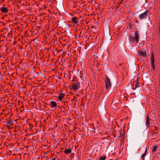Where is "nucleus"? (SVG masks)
<instances>
[{"mask_svg": "<svg viewBox=\"0 0 160 160\" xmlns=\"http://www.w3.org/2000/svg\"><path fill=\"white\" fill-rule=\"evenodd\" d=\"M64 152L66 154H68L71 152V149H66Z\"/></svg>", "mask_w": 160, "mask_h": 160, "instance_id": "nucleus-11", "label": "nucleus"}, {"mask_svg": "<svg viewBox=\"0 0 160 160\" xmlns=\"http://www.w3.org/2000/svg\"><path fill=\"white\" fill-rule=\"evenodd\" d=\"M96 31V30H95H95H94V31H93L94 32H95V31Z\"/></svg>", "mask_w": 160, "mask_h": 160, "instance_id": "nucleus-21", "label": "nucleus"}, {"mask_svg": "<svg viewBox=\"0 0 160 160\" xmlns=\"http://www.w3.org/2000/svg\"><path fill=\"white\" fill-rule=\"evenodd\" d=\"M146 124H149V120L148 119L146 121Z\"/></svg>", "mask_w": 160, "mask_h": 160, "instance_id": "nucleus-16", "label": "nucleus"}, {"mask_svg": "<svg viewBox=\"0 0 160 160\" xmlns=\"http://www.w3.org/2000/svg\"><path fill=\"white\" fill-rule=\"evenodd\" d=\"M64 94L63 93L60 94L59 96L58 97V99L60 101H61L62 99V98L64 97Z\"/></svg>", "mask_w": 160, "mask_h": 160, "instance_id": "nucleus-9", "label": "nucleus"}, {"mask_svg": "<svg viewBox=\"0 0 160 160\" xmlns=\"http://www.w3.org/2000/svg\"><path fill=\"white\" fill-rule=\"evenodd\" d=\"M157 148V146L156 145L153 146L152 148V152H154L156 151V149Z\"/></svg>", "mask_w": 160, "mask_h": 160, "instance_id": "nucleus-13", "label": "nucleus"}, {"mask_svg": "<svg viewBox=\"0 0 160 160\" xmlns=\"http://www.w3.org/2000/svg\"><path fill=\"white\" fill-rule=\"evenodd\" d=\"M78 18L76 17H73L72 19V21L73 23L76 24L78 23V21L77 20Z\"/></svg>", "mask_w": 160, "mask_h": 160, "instance_id": "nucleus-7", "label": "nucleus"}, {"mask_svg": "<svg viewBox=\"0 0 160 160\" xmlns=\"http://www.w3.org/2000/svg\"><path fill=\"white\" fill-rule=\"evenodd\" d=\"M137 87H138V86H137V85H135V88L133 89H134H134H135L136 88H137Z\"/></svg>", "mask_w": 160, "mask_h": 160, "instance_id": "nucleus-18", "label": "nucleus"}, {"mask_svg": "<svg viewBox=\"0 0 160 160\" xmlns=\"http://www.w3.org/2000/svg\"><path fill=\"white\" fill-rule=\"evenodd\" d=\"M52 160H56V158H53L52 159Z\"/></svg>", "mask_w": 160, "mask_h": 160, "instance_id": "nucleus-19", "label": "nucleus"}, {"mask_svg": "<svg viewBox=\"0 0 160 160\" xmlns=\"http://www.w3.org/2000/svg\"><path fill=\"white\" fill-rule=\"evenodd\" d=\"M0 10L2 12L4 13H7L8 11L7 8L4 7H2L1 8Z\"/></svg>", "mask_w": 160, "mask_h": 160, "instance_id": "nucleus-6", "label": "nucleus"}, {"mask_svg": "<svg viewBox=\"0 0 160 160\" xmlns=\"http://www.w3.org/2000/svg\"><path fill=\"white\" fill-rule=\"evenodd\" d=\"M96 31V30H95H95H94V31H93L94 32H95V31Z\"/></svg>", "mask_w": 160, "mask_h": 160, "instance_id": "nucleus-20", "label": "nucleus"}, {"mask_svg": "<svg viewBox=\"0 0 160 160\" xmlns=\"http://www.w3.org/2000/svg\"><path fill=\"white\" fill-rule=\"evenodd\" d=\"M110 160H112V159H110Z\"/></svg>", "mask_w": 160, "mask_h": 160, "instance_id": "nucleus-22", "label": "nucleus"}, {"mask_svg": "<svg viewBox=\"0 0 160 160\" xmlns=\"http://www.w3.org/2000/svg\"><path fill=\"white\" fill-rule=\"evenodd\" d=\"M50 103L52 104L51 107L52 108L55 107L57 106V103L53 101H52L50 102Z\"/></svg>", "mask_w": 160, "mask_h": 160, "instance_id": "nucleus-10", "label": "nucleus"}, {"mask_svg": "<svg viewBox=\"0 0 160 160\" xmlns=\"http://www.w3.org/2000/svg\"><path fill=\"white\" fill-rule=\"evenodd\" d=\"M151 64L153 68V70L154 69L155 66L154 65V54L153 52H152V53L151 56Z\"/></svg>", "mask_w": 160, "mask_h": 160, "instance_id": "nucleus-3", "label": "nucleus"}, {"mask_svg": "<svg viewBox=\"0 0 160 160\" xmlns=\"http://www.w3.org/2000/svg\"><path fill=\"white\" fill-rule=\"evenodd\" d=\"M106 157L105 156H101L100 157L99 160H105Z\"/></svg>", "mask_w": 160, "mask_h": 160, "instance_id": "nucleus-14", "label": "nucleus"}, {"mask_svg": "<svg viewBox=\"0 0 160 160\" xmlns=\"http://www.w3.org/2000/svg\"><path fill=\"white\" fill-rule=\"evenodd\" d=\"M112 74L113 75L114 77H116L117 74L116 73H114L113 72L112 73Z\"/></svg>", "mask_w": 160, "mask_h": 160, "instance_id": "nucleus-15", "label": "nucleus"}, {"mask_svg": "<svg viewBox=\"0 0 160 160\" xmlns=\"http://www.w3.org/2000/svg\"><path fill=\"white\" fill-rule=\"evenodd\" d=\"M147 152V148H146L144 153L142 155V157L143 160L144 159V157L146 155V153Z\"/></svg>", "mask_w": 160, "mask_h": 160, "instance_id": "nucleus-12", "label": "nucleus"}, {"mask_svg": "<svg viewBox=\"0 0 160 160\" xmlns=\"http://www.w3.org/2000/svg\"><path fill=\"white\" fill-rule=\"evenodd\" d=\"M8 124H12V122L11 121H10L8 122Z\"/></svg>", "mask_w": 160, "mask_h": 160, "instance_id": "nucleus-17", "label": "nucleus"}, {"mask_svg": "<svg viewBox=\"0 0 160 160\" xmlns=\"http://www.w3.org/2000/svg\"><path fill=\"white\" fill-rule=\"evenodd\" d=\"M72 88L74 89L75 91L77 90L78 89V85L75 84H73L72 85Z\"/></svg>", "mask_w": 160, "mask_h": 160, "instance_id": "nucleus-8", "label": "nucleus"}, {"mask_svg": "<svg viewBox=\"0 0 160 160\" xmlns=\"http://www.w3.org/2000/svg\"><path fill=\"white\" fill-rule=\"evenodd\" d=\"M138 54L141 56L145 57L146 56V52L144 51H139Z\"/></svg>", "mask_w": 160, "mask_h": 160, "instance_id": "nucleus-5", "label": "nucleus"}, {"mask_svg": "<svg viewBox=\"0 0 160 160\" xmlns=\"http://www.w3.org/2000/svg\"><path fill=\"white\" fill-rule=\"evenodd\" d=\"M148 10L146 11L143 13L140 14L138 16V18L140 19H144L146 18L148 14Z\"/></svg>", "mask_w": 160, "mask_h": 160, "instance_id": "nucleus-1", "label": "nucleus"}, {"mask_svg": "<svg viewBox=\"0 0 160 160\" xmlns=\"http://www.w3.org/2000/svg\"><path fill=\"white\" fill-rule=\"evenodd\" d=\"M106 79L105 80V82L106 84V89H108L110 87V80L109 78L107 76H106Z\"/></svg>", "mask_w": 160, "mask_h": 160, "instance_id": "nucleus-2", "label": "nucleus"}, {"mask_svg": "<svg viewBox=\"0 0 160 160\" xmlns=\"http://www.w3.org/2000/svg\"><path fill=\"white\" fill-rule=\"evenodd\" d=\"M139 35L138 32H135L134 39L137 42H138L139 41Z\"/></svg>", "mask_w": 160, "mask_h": 160, "instance_id": "nucleus-4", "label": "nucleus"}]
</instances>
